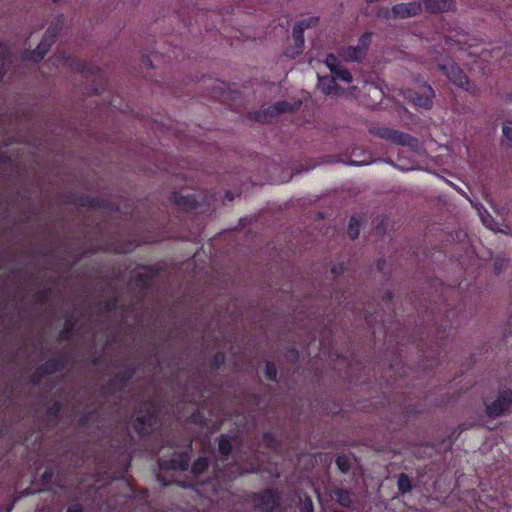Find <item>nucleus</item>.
I'll use <instances>...</instances> for the list:
<instances>
[{
    "instance_id": "nucleus-18",
    "label": "nucleus",
    "mask_w": 512,
    "mask_h": 512,
    "mask_svg": "<svg viewBox=\"0 0 512 512\" xmlns=\"http://www.w3.org/2000/svg\"><path fill=\"white\" fill-rule=\"evenodd\" d=\"M502 146L511 148L512 147V121L507 120L502 125Z\"/></svg>"
},
{
    "instance_id": "nucleus-29",
    "label": "nucleus",
    "mask_w": 512,
    "mask_h": 512,
    "mask_svg": "<svg viewBox=\"0 0 512 512\" xmlns=\"http://www.w3.org/2000/svg\"><path fill=\"white\" fill-rule=\"evenodd\" d=\"M336 464L343 473L350 469V462L346 456H338L336 459Z\"/></svg>"
},
{
    "instance_id": "nucleus-6",
    "label": "nucleus",
    "mask_w": 512,
    "mask_h": 512,
    "mask_svg": "<svg viewBox=\"0 0 512 512\" xmlns=\"http://www.w3.org/2000/svg\"><path fill=\"white\" fill-rule=\"evenodd\" d=\"M300 106V101L294 102L293 104L288 103L286 101H280L258 112L255 117V120L259 122H270L274 117L278 116L279 114L295 111Z\"/></svg>"
},
{
    "instance_id": "nucleus-38",
    "label": "nucleus",
    "mask_w": 512,
    "mask_h": 512,
    "mask_svg": "<svg viewBox=\"0 0 512 512\" xmlns=\"http://www.w3.org/2000/svg\"><path fill=\"white\" fill-rule=\"evenodd\" d=\"M62 0H53V2L55 3H58V2H61Z\"/></svg>"
},
{
    "instance_id": "nucleus-10",
    "label": "nucleus",
    "mask_w": 512,
    "mask_h": 512,
    "mask_svg": "<svg viewBox=\"0 0 512 512\" xmlns=\"http://www.w3.org/2000/svg\"><path fill=\"white\" fill-rule=\"evenodd\" d=\"M255 502H256V506L262 512H271L278 504L276 496L270 490H266V491L260 493L256 497Z\"/></svg>"
},
{
    "instance_id": "nucleus-24",
    "label": "nucleus",
    "mask_w": 512,
    "mask_h": 512,
    "mask_svg": "<svg viewBox=\"0 0 512 512\" xmlns=\"http://www.w3.org/2000/svg\"><path fill=\"white\" fill-rule=\"evenodd\" d=\"M359 232H360V223L355 217H352L350 220L349 226H348V231H347L348 236L350 237V239L354 240L358 237Z\"/></svg>"
},
{
    "instance_id": "nucleus-32",
    "label": "nucleus",
    "mask_w": 512,
    "mask_h": 512,
    "mask_svg": "<svg viewBox=\"0 0 512 512\" xmlns=\"http://www.w3.org/2000/svg\"><path fill=\"white\" fill-rule=\"evenodd\" d=\"M224 361V355L222 353H217L215 356V365L219 366Z\"/></svg>"
},
{
    "instance_id": "nucleus-7",
    "label": "nucleus",
    "mask_w": 512,
    "mask_h": 512,
    "mask_svg": "<svg viewBox=\"0 0 512 512\" xmlns=\"http://www.w3.org/2000/svg\"><path fill=\"white\" fill-rule=\"evenodd\" d=\"M232 449V444L228 436H221L219 440V446L218 450L220 454L225 457V459H221L220 462H217L216 465V478L218 480H226V479H232L233 477H236V474L233 471H230L234 466L229 467L227 470H221V466H225L224 462L227 460V457L229 456Z\"/></svg>"
},
{
    "instance_id": "nucleus-11",
    "label": "nucleus",
    "mask_w": 512,
    "mask_h": 512,
    "mask_svg": "<svg viewBox=\"0 0 512 512\" xmlns=\"http://www.w3.org/2000/svg\"><path fill=\"white\" fill-rule=\"evenodd\" d=\"M318 87L325 95L338 96L343 92L333 76H318Z\"/></svg>"
},
{
    "instance_id": "nucleus-13",
    "label": "nucleus",
    "mask_w": 512,
    "mask_h": 512,
    "mask_svg": "<svg viewBox=\"0 0 512 512\" xmlns=\"http://www.w3.org/2000/svg\"><path fill=\"white\" fill-rule=\"evenodd\" d=\"M292 36H293V40H294V47L292 48H288L287 51H286V54L289 56V57H296L297 55H299L303 48H304V35H303V31L301 29H298L296 27H293V33H292Z\"/></svg>"
},
{
    "instance_id": "nucleus-19",
    "label": "nucleus",
    "mask_w": 512,
    "mask_h": 512,
    "mask_svg": "<svg viewBox=\"0 0 512 512\" xmlns=\"http://www.w3.org/2000/svg\"><path fill=\"white\" fill-rule=\"evenodd\" d=\"M333 497L343 507H349L350 504L352 503L349 492L343 489L334 490Z\"/></svg>"
},
{
    "instance_id": "nucleus-2",
    "label": "nucleus",
    "mask_w": 512,
    "mask_h": 512,
    "mask_svg": "<svg viewBox=\"0 0 512 512\" xmlns=\"http://www.w3.org/2000/svg\"><path fill=\"white\" fill-rule=\"evenodd\" d=\"M403 96L416 107L430 109L433 106L435 92L430 85L422 83L418 85L416 90H405Z\"/></svg>"
},
{
    "instance_id": "nucleus-16",
    "label": "nucleus",
    "mask_w": 512,
    "mask_h": 512,
    "mask_svg": "<svg viewBox=\"0 0 512 512\" xmlns=\"http://www.w3.org/2000/svg\"><path fill=\"white\" fill-rule=\"evenodd\" d=\"M446 44L449 46V49H453L454 47H458L459 49H464L467 44V35L465 33H456L455 35H449L446 38Z\"/></svg>"
},
{
    "instance_id": "nucleus-36",
    "label": "nucleus",
    "mask_w": 512,
    "mask_h": 512,
    "mask_svg": "<svg viewBox=\"0 0 512 512\" xmlns=\"http://www.w3.org/2000/svg\"><path fill=\"white\" fill-rule=\"evenodd\" d=\"M371 88L373 89V91H374L375 93H379V91L377 90V88H375V87H371Z\"/></svg>"
},
{
    "instance_id": "nucleus-17",
    "label": "nucleus",
    "mask_w": 512,
    "mask_h": 512,
    "mask_svg": "<svg viewBox=\"0 0 512 512\" xmlns=\"http://www.w3.org/2000/svg\"><path fill=\"white\" fill-rule=\"evenodd\" d=\"M161 465L171 469L186 470L189 466V459L186 455L181 454L177 459H172L169 464L163 462Z\"/></svg>"
},
{
    "instance_id": "nucleus-28",
    "label": "nucleus",
    "mask_w": 512,
    "mask_h": 512,
    "mask_svg": "<svg viewBox=\"0 0 512 512\" xmlns=\"http://www.w3.org/2000/svg\"><path fill=\"white\" fill-rule=\"evenodd\" d=\"M372 41V33L366 32L364 33L358 43V47H363V52L366 53L367 48L369 47L370 43Z\"/></svg>"
},
{
    "instance_id": "nucleus-30",
    "label": "nucleus",
    "mask_w": 512,
    "mask_h": 512,
    "mask_svg": "<svg viewBox=\"0 0 512 512\" xmlns=\"http://www.w3.org/2000/svg\"><path fill=\"white\" fill-rule=\"evenodd\" d=\"M265 374H266L267 379L276 380L277 370L273 363L268 362L266 364Z\"/></svg>"
},
{
    "instance_id": "nucleus-27",
    "label": "nucleus",
    "mask_w": 512,
    "mask_h": 512,
    "mask_svg": "<svg viewBox=\"0 0 512 512\" xmlns=\"http://www.w3.org/2000/svg\"><path fill=\"white\" fill-rule=\"evenodd\" d=\"M317 18H308L298 22L294 27L301 29L303 32L305 29L315 26Z\"/></svg>"
},
{
    "instance_id": "nucleus-22",
    "label": "nucleus",
    "mask_w": 512,
    "mask_h": 512,
    "mask_svg": "<svg viewBox=\"0 0 512 512\" xmlns=\"http://www.w3.org/2000/svg\"><path fill=\"white\" fill-rule=\"evenodd\" d=\"M9 57V50L6 45L0 44V80L6 70V64Z\"/></svg>"
},
{
    "instance_id": "nucleus-23",
    "label": "nucleus",
    "mask_w": 512,
    "mask_h": 512,
    "mask_svg": "<svg viewBox=\"0 0 512 512\" xmlns=\"http://www.w3.org/2000/svg\"><path fill=\"white\" fill-rule=\"evenodd\" d=\"M331 74L333 75V77H335V80L340 79L347 83L352 81L351 73L346 68H344L342 66L338 67L336 69V71L332 72Z\"/></svg>"
},
{
    "instance_id": "nucleus-5",
    "label": "nucleus",
    "mask_w": 512,
    "mask_h": 512,
    "mask_svg": "<svg viewBox=\"0 0 512 512\" xmlns=\"http://www.w3.org/2000/svg\"><path fill=\"white\" fill-rule=\"evenodd\" d=\"M156 422L155 406L146 403L133 422L134 429L141 435L148 434Z\"/></svg>"
},
{
    "instance_id": "nucleus-20",
    "label": "nucleus",
    "mask_w": 512,
    "mask_h": 512,
    "mask_svg": "<svg viewBox=\"0 0 512 512\" xmlns=\"http://www.w3.org/2000/svg\"><path fill=\"white\" fill-rule=\"evenodd\" d=\"M173 200L176 205L182 207L183 209H191L194 207V199H190L188 196L174 194Z\"/></svg>"
},
{
    "instance_id": "nucleus-21",
    "label": "nucleus",
    "mask_w": 512,
    "mask_h": 512,
    "mask_svg": "<svg viewBox=\"0 0 512 512\" xmlns=\"http://www.w3.org/2000/svg\"><path fill=\"white\" fill-rule=\"evenodd\" d=\"M208 467V460L205 457H199L192 465V473L195 476L200 475Z\"/></svg>"
},
{
    "instance_id": "nucleus-1",
    "label": "nucleus",
    "mask_w": 512,
    "mask_h": 512,
    "mask_svg": "<svg viewBox=\"0 0 512 512\" xmlns=\"http://www.w3.org/2000/svg\"><path fill=\"white\" fill-rule=\"evenodd\" d=\"M370 133L394 144L406 146L415 152H419L422 149V145L418 139L394 129L377 127L371 129Z\"/></svg>"
},
{
    "instance_id": "nucleus-14",
    "label": "nucleus",
    "mask_w": 512,
    "mask_h": 512,
    "mask_svg": "<svg viewBox=\"0 0 512 512\" xmlns=\"http://www.w3.org/2000/svg\"><path fill=\"white\" fill-rule=\"evenodd\" d=\"M340 56L347 62H359L365 57V52L363 47L349 46L341 51Z\"/></svg>"
},
{
    "instance_id": "nucleus-15",
    "label": "nucleus",
    "mask_w": 512,
    "mask_h": 512,
    "mask_svg": "<svg viewBox=\"0 0 512 512\" xmlns=\"http://www.w3.org/2000/svg\"><path fill=\"white\" fill-rule=\"evenodd\" d=\"M479 216H480V219H481L483 225L485 227H487L488 229L495 231V232H501L504 234L510 233L508 226H506V229L499 228L498 224L495 222L494 218L486 210H484L483 212L481 210H479Z\"/></svg>"
},
{
    "instance_id": "nucleus-12",
    "label": "nucleus",
    "mask_w": 512,
    "mask_h": 512,
    "mask_svg": "<svg viewBox=\"0 0 512 512\" xmlns=\"http://www.w3.org/2000/svg\"><path fill=\"white\" fill-rule=\"evenodd\" d=\"M424 5L430 13H443L454 8V0H425Z\"/></svg>"
},
{
    "instance_id": "nucleus-8",
    "label": "nucleus",
    "mask_w": 512,
    "mask_h": 512,
    "mask_svg": "<svg viewBox=\"0 0 512 512\" xmlns=\"http://www.w3.org/2000/svg\"><path fill=\"white\" fill-rule=\"evenodd\" d=\"M511 403L512 391L503 390L494 401L486 403V412L490 417H498L509 408Z\"/></svg>"
},
{
    "instance_id": "nucleus-37",
    "label": "nucleus",
    "mask_w": 512,
    "mask_h": 512,
    "mask_svg": "<svg viewBox=\"0 0 512 512\" xmlns=\"http://www.w3.org/2000/svg\"><path fill=\"white\" fill-rule=\"evenodd\" d=\"M269 438H270V437H269L268 435H266V436H265V440H266V441H269Z\"/></svg>"
},
{
    "instance_id": "nucleus-34",
    "label": "nucleus",
    "mask_w": 512,
    "mask_h": 512,
    "mask_svg": "<svg viewBox=\"0 0 512 512\" xmlns=\"http://www.w3.org/2000/svg\"><path fill=\"white\" fill-rule=\"evenodd\" d=\"M67 512H82V510L78 506H71L68 508Z\"/></svg>"
},
{
    "instance_id": "nucleus-31",
    "label": "nucleus",
    "mask_w": 512,
    "mask_h": 512,
    "mask_svg": "<svg viewBox=\"0 0 512 512\" xmlns=\"http://www.w3.org/2000/svg\"><path fill=\"white\" fill-rule=\"evenodd\" d=\"M378 15L380 17H383V18H386V19H394L393 18V13H392V8L389 10V9H383L381 11H379Z\"/></svg>"
},
{
    "instance_id": "nucleus-4",
    "label": "nucleus",
    "mask_w": 512,
    "mask_h": 512,
    "mask_svg": "<svg viewBox=\"0 0 512 512\" xmlns=\"http://www.w3.org/2000/svg\"><path fill=\"white\" fill-rule=\"evenodd\" d=\"M63 23L62 18H59L57 20L56 24H51L50 27L47 29L43 40L40 42V44L37 46L35 50L29 53V55L26 57L28 60H31L33 62H38L43 59V57L48 52L51 44L54 42L58 31L61 29V25Z\"/></svg>"
},
{
    "instance_id": "nucleus-33",
    "label": "nucleus",
    "mask_w": 512,
    "mask_h": 512,
    "mask_svg": "<svg viewBox=\"0 0 512 512\" xmlns=\"http://www.w3.org/2000/svg\"><path fill=\"white\" fill-rule=\"evenodd\" d=\"M304 510L307 512H312L313 510V504L311 500H308L304 503Z\"/></svg>"
},
{
    "instance_id": "nucleus-26",
    "label": "nucleus",
    "mask_w": 512,
    "mask_h": 512,
    "mask_svg": "<svg viewBox=\"0 0 512 512\" xmlns=\"http://www.w3.org/2000/svg\"><path fill=\"white\" fill-rule=\"evenodd\" d=\"M325 63L327 67L329 68L330 72H335L338 67H340V63L338 62V59L333 54H329L325 60Z\"/></svg>"
},
{
    "instance_id": "nucleus-25",
    "label": "nucleus",
    "mask_w": 512,
    "mask_h": 512,
    "mask_svg": "<svg viewBox=\"0 0 512 512\" xmlns=\"http://www.w3.org/2000/svg\"><path fill=\"white\" fill-rule=\"evenodd\" d=\"M397 484H398V488L399 490L402 492V493H406L408 491L411 490V483H410V479L407 475L405 474H400V476L398 477V481H397Z\"/></svg>"
},
{
    "instance_id": "nucleus-35",
    "label": "nucleus",
    "mask_w": 512,
    "mask_h": 512,
    "mask_svg": "<svg viewBox=\"0 0 512 512\" xmlns=\"http://www.w3.org/2000/svg\"><path fill=\"white\" fill-rule=\"evenodd\" d=\"M226 197L228 198V200H229V201H232V200H233V198H232V196H231V194H230V193H227V194H226Z\"/></svg>"
},
{
    "instance_id": "nucleus-3",
    "label": "nucleus",
    "mask_w": 512,
    "mask_h": 512,
    "mask_svg": "<svg viewBox=\"0 0 512 512\" xmlns=\"http://www.w3.org/2000/svg\"><path fill=\"white\" fill-rule=\"evenodd\" d=\"M438 68L458 87L473 94L477 93L475 85L469 82L467 76L454 62L448 60L446 63L438 64Z\"/></svg>"
},
{
    "instance_id": "nucleus-9",
    "label": "nucleus",
    "mask_w": 512,
    "mask_h": 512,
    "mask_svg": "<svg viewBox=\"0 0 512 512\" xmlns=\"http://www.w3.org/2000/svg\"><path fill=\"white\" fill-rule=\"evenodd\" d=\"M422 10V4L418 1L399 3L392 7L394 19H405L418 15Z\"/></svg>"
}]
</instances>
